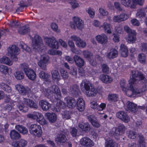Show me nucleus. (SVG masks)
Segmentation results:
<instances>
[{"label": "nucleus", "instance_id": "55", "mask_svg": "<svg viewBox=\"0 0 147 147\" xmlns=\"http://www.w3.org/2000/svg\"><path fill=\"white\" fill-rule=\"evenodd\" d=\"M126 81L124 79L121 80L120 82V85L122 88L123 91H125L127 90V88L125 86Z\"/></svg>", "mask_w": 147, "mask_h": 147}, {"label": "nucleus", "instance_id": "28", "mask_svg": "<svg viewBox=\"0 0 147 147\" xmlns=\"http://www.w3.org/2000/svg\"><path fill=\"white\" fill-rule=\"evenodd\" d=\"M25 74L30 80H34L36 77V74L34 71L32 69H30Z\"/></svg>", "mask_w": 147, "mask_h": 147}, {"label": "nucleus", "instance_id": "36", "mask_svg": "<svg viewBox=\"0 0 147 147\" xmlns=\"http://www.w3.org/2000/svg\"><path fill=\"white\" fill-rule=\"evenodd\" d=\"M15 128L16 130L23 134H26L28 132L27 129L22 125H17L15 126Z\"/></svg>", "mask_w": 147, "mask_h": 147}, {"label": "nucleus", "instance_id": "9", "mask_svg": "<svg viewBox=\"0 0 147 147\" xmlns=\"http://www.w3.org/2000/svg\"><path fill=\"white\" fill-rule=\"evenodd\" d=\"M80 143L82 145L86 147H92L94 145L93 142L87 137L82 138L80 140Z\"/></svg>", "mask_w": 147, "mask_h": 147}, {"label": "nucleus", "instance_id": "16", "mask_svg": "<svg viewBox=\"0 0 147 147\" xmlns=\"http://www.w3.org/2000/svg\"><path fill=\"white\" fill-rule=\"evenodd\" d=\"M126 129L125 127L123 124H120L116 129L114 134V136L115 137L121 135L124 133Z\"/></svg>", "mask_w": 147, "mask_h": 147}, {"label": "nucleus", "instance_id": "63", "mask_svg": "<svg viewBox=\"0 0 147 147\" xmlns=\"http://www.w3.org/2000/svg\"><path fill=\"white\" fill-rule=\"evenodd\" d=\"M99 12L101 15L103 16H107L109 13L107 11L102 8H99Z\"/></svg>", "mask_w": 147, "mask_h": 147}, {"label": "nucleus", "instance_id": "40", "mask_svg": "<svg viewBox=\"0 0 147 147\" xmlns=\"http://www.w3.org/2000/svg\"><path fill=\"white\" fill-rule=\"evenodd\" d=\"M39 76L41 79L46 80L49 78L50 77V75L47 73L45 72L44 71L40 70Z\"/></svg>", "mask_w": 147, "mask_h": 147}, {"label": "nucleus", "instance_id": "14", "mask_svg": "<svg viewBox=\"0 0 147 147\" xmlns=\"http://www.w3.org/2000/svg\"><path fill=\"white\" fill-rule=\"evenodd\" d=\"M24 102L26 106L30 108L36 109L38 108L37 105L32 100L28 98H24Z\"/></svg>", "mask_w": 147, "mask_h": 147}, {"label": "nucleus", "instance_id": "50", "mask_svg": "<svg viewBox=\"0 0 147 147\" xmlns=\"http://www.w3.org/2000/svg\"><path fill=\"white\" fill-rule=\"evenodd\" d=\"M137 136L136 133L134 131H130L128 133L129 138L132 139H135Z\"/></svg>", "mask_w": 147, "mask_h": 147}, {"label": "nucleus", "instance_id": "58", "mask_svg": "<svg viewBox=\"0 0 147 147\" xmlns=\"http://www.w3.org/2000/svg\"><path fill=\"white\" fill-rule=\"evenodd\" d=\"M62 117L63 119H69L71 117L69 111H65L62 114Z\"/></svg>", "mask_w": 147, "mask_h": 147}, {"label": "nucleus", "instance_id": "44", "mask_svg": "<svg viewBox=\"0 0 147 147\" xmlns=\"http://www.w3.org/2000/svg\"><path fill=\"white\" fill-rule=\"evenodd\" d=\"M53 78L55 80H58L60 78V75L57 70H53L51 71Z\"/></svg>", "mask_w": 147, "mask_h": 147}, {"label": "nucleus", "instance_id": "30", "mask_svg": "<svg viewBox=\"0 0 147 147\" xmlns=\"http://www.w3.org/2000/svg\"><path fill=\"white\" fill-rule=\"evenodd\" d=\"M65 99L66 100L67 104L69 107L71 108L75 107L76 103L74 99L71 97H67Z\"/></svg>", "mask_w": 147, "mask_h": 147}, {"label": "nucleus", "instance_id": "13", "mask_svg": "<svg viewBox=\"0 0 147 147\" xmlns=\"http://www.w3.org/2000/svg\"><path fill=\"white\" fill-rule=\"evenodd\" d=\"M73 20L75 25L77 28L80 30L82 29L84 27V22L80 18L74 16L73 18Z\"/></svg>", "mask_w": 147, "mask_h": 147}, {"label": "nucleus", "instance_id": "1", "mask_svg": "<svg viewBox=\"0 0 147 147\" xmlns=\"http://www.w3.org/2000/svg\"><path fill=\"white\" fill-rule=\"evenodd\" d=\"M132 77L129 80V82L132 84L138 82L142 83L143 87L142 89L134 88V92L135 95H142L147 89V80L145 76L141 72L138 71L132 72Z\"/></svg>", "mask_w": 147, "mask_h": 147}, {"label": "nucleus", "instance_id": "18", "mask_svg": "<svg viewBox=\"0 0 147 147\" xmlns=\"http://www.w3.org/2000/svg\"><path fill=\"white\" fill-rule=\"evenodd\" d=\"M73 59L76 65L78 67H81L84 65V60L80 56L75 55L73 57Z\"/></svg>", "mask_w": 147, "mask_h": 147}, {"label": "nucleus", "instance_id": "61", "mask_svg": "<svg viewBox=\"0 0 147 147\" xmlns=\"http://www.w3.org/2000/svg\"><path fill=\"white\" fill-rule=\"evenodd\" d=\"M102 70L104 73H107L109 71V67L105 64H103L101 65Z\"/></svg>", "mask_w": 147, "mask_h": 147}, {"label": "nucleus", "instance_id": "33", "mask_svg": "<svg viewBox=\"0 0 147 147\" xmlns=\"http://www.w3.org/2000/svg\"><path fill=\"white\" fill-rule=\"evenodd\" d=\"M138 61L141 64L144 65L146 62V55L143 53H139L138 56Z\"/></svg>", "mask_w": 147, "mask_h": 147}, {"label": "nucleus", "instance_id": "17", "mask_svg": "<svg viewBox=\"0 0 147 147\" xmlns=\"http://www.w3.org/2000/svg\"><path fill=\"white\" fill-rule=\"evenodd\" d=\"M27 116L28 118L35 120L37 121L38 120L39 121V119L43 117V116L41 113L36 111L34 112L32 114H28Z\"/></svg>", "mask_w": 147, "mask_h": 147}, {"label": "nucleus", "instance_id": "46", "mask_svg": "<svg viewBox=\"0 0 147 147\" xmlns=\"http://www.w3.org/2000/svg\"><path fill=\"white\" fill-rule=\"evenodd\" d=\"M60 71L61 76L63 79L65 80L68 78V73L65 69L63 68H61L60 70Z\"/></svg>", "mask_w": 147, "mask_h": 147}, {"label": "nucleus", "instance_id": "5", "mask_svg": "<svg viewBox=\"0 0 147 147\" xmlns=\"http://www.w3.org/2000/svg\"><path fill=\"white\" fill-rule=\"evenodd\" d=\"M32 40V47L35 50H39L43 46L41 37L39 35L36 34Z\"/></svg>", "mask_w": 147, "mask_h": 147}, {"label": "nucleus", "instance_id": "23", "mask_svg": "<svg viewBox=\"0 0 147 147\" xmlns=\"http://www.w3.org/2000/svg\"><path fill=\"white\" fill-rule=\"evenodd\" d=\"M134 88L132 84L129 83L127 85V90L125 91L126 94L129 97H131L134 94Z\"/></svg>", "mask_w": 147, "mask_h": 147}, {"label": "nucleus", "instance_id": "56", "mask_svg": "<svg viewBox=\"0 0 147 147\" xmlns=\"http://www.w3.org/2000/svg\"><path fill=\"white\" fill-rule=\"evenodd\" d=\"M76 45L79 47L84 48L86 47V43L85 41L82 40L80 38V40H79Z\"/></svg>", "mask_w": 147, "mask_h": 147}, {"label": "nucleus", "instance_id": "3", "mask_svg": "<svg viewBox=\"0 0 147 147\" xmlns=\"http://www.w3.org/2000/svg\"><path fill=\"white\" fill-rule=\"evenodd\" d=\"M52 92L48 89H45L44 90V93L46 96L49 97L51 96L52 93H53L55 98L56 100H59L61 96L59 88L57 85H53L52 86Z\"/></svg>", "mask_w": 147, "mask_h": 147}, {"label": "nucleus", "instance_id": "27", "mask_svg": "<svg viewBox=\"0 0 147 147\" xmlns=\"http://www.w3.org/2000/svg\"><path fill=\"white\" fill-rule=\"evenodd\" d=\"M100 79L101 81L106 84L111 83L112 80V78L107 75L101 74L100 76Z\"/></svg>", "mask_w": 147, "mask_h": 147}, {"label": "nucleus", "instance_id": "15", "mask_svg": "<svg viewBox=\"0 0 147 147\" xmlns=\"http://www.w3.org/2000/svg\"><path fill=\"white\" fill-rule=\"evenodd\" d=\"M119 52L121 56L126 57L128 55V50L127 47L125 44H122L120 46Z\"/></svg>", "mask_w": 147, "mask_h": 147}, {"label": "nucleus", "instance_id": "25", "mask_svg": "<svg viewBox=\"0 0 147 147\" xmlns=\"http://www.w3.org/2000/svg\"><path fill=\"white\" fill-rule=\"evenodd\" d=\"M96 38L97 40L101 44H105L107 41V37L104 34L97 35Z\"/></svg>", "mask_w": 147, "mask_h": 147}, {"label": "nucleus", "instance_id": "43", "mask_svg": "<svg viewBox=\"0 0 147 147\" xmlns=\"http://www.w3.org/2000/svg\"><path fill=\"white\" fill-rule=\"evenodd\" d=\"M0 62L1 63L9 65H13V62L11 61L9 59L6 57H3L1 59Z\"/></svg>", "mask_w": 147, "mask_h": 147}, {"label": "nucleus", "instance_id": "6", "mask_svg": "<svg viewBox=\"0 0 147 147\" xmlns=\"http://www.w3.org/2000/svg\"><path fill=\"white\" fill-rule=\"evenodd\" d=\"M8 55L14 61L18 60L16 55L19 54V49L15 45L9 46L8 49Z\"/></svg>", "mask_w": 147, "mask_h": 147}, {"label": "nucleus", "instance_id": "54", "mask_svg": "<svg viewBox=\"0 0 147 147\" xmlns=\"http://www.w3.org/2000/svg\"><path fill=\"white\" fill-rule=\"evenodd\" d=\"M38 65L40 67V68L44 70H46L47 67L46 66V63L40 61L38 63Z\"/></svg>", "mask_w": 147, "mask_h": 147}, {"label": "nucleus", "instance_id": "22", "mask_svg": "<svg viewBox=\"0 0 147 147\" xmlns=\"http://www.w3.org/2000/svg\"><path fill=\"white\" fill-rule=\"evenodd\" d=\"M39 104L43 111H47L51 107V105L47 101L44 100H41Z\"/></svg>", "mask_w": 147, "mask_h": 147}, {"label": "nucleus", "instance_id": "35", "mask_svg": "<svg viewBox=\"0 0 147 147\" xmlns=\"http://www.w3.org/2000/svg\"><path fill=\"white\" fill-rule=\"evenodd\" d=\"M9 134L11 139L13 140H17L20 137V134L15 130L11 131Z\"/></svg>", "mask_w": 147, "mask_h": 147}, {"label": "nucleus", "instance_id": "20", "mask_svg": "<svg viewBox=\"0 0 147 147\" xmlns=\"http://www.w3.org/2000/svg\"><path fill=\"white\" fill-rule=\"evenodd\" d=\"M79 90V86L76 84L73 85L71 86L69 90L70 94H72L74 97H76L78 95V92Z\"/></svg>", "mask_w": 147, "mask_h": 147}, {"label": "nucleus", "instance_id": "41", "mask_svg": "<svg viewBox=\"0 0 147 147\" xmlns=\"http://www.w3.org/2000/svg\"><path fill=\"white\" fill-rule=\"evenodd\" d=\"M118 96L116 94H110L108 96V99L109 100L113 101L116 102L118 100Z\"/></svg>", "mask_w": 147, "mask_h": 147}, {"label": "nucleus", "instance_id": "59", "mask_svg": "<svg viewBox=\"0 0 147 147\" xmlns=\"http://www.w3.org/2000/svg\"><path fill=\"white\" fill-rule=\"evenodd\" d=\"M136 15L140 18L145 17V13L144 10L143 9H140L138 10Z\"/></svg>", "mask_w": 147, "mask_h": 147}, {"label": "nucleus", "instance_id": "32", "mask_svg": "<svg viewBox=\"0 0 147 147\" xmlns=\"http://www.w3.org/2000/svg\"><path fill=\"white\" fill-rule=\"evenodd\" d=\"M136 35L135 31H133L132 33L129 34L127 38L128 42L129 43H133L135 42L136 40Z\"/></svg>", "mask_w": 147, "mask_h": 147}, {"label": "nucleus", "instance_id": "53", "mask_svg": "<svg viewBox=\"0 0 147 147\" xmlns=\"http://www.w3.org/2000/svg\"><path fill=\"white\" fill-rule=\"evenodd\" d=\"M69 3L71 5L72 8L74 9L79 7V5L75 0H69Z\"/></svg>", "mask_w": 147, "mask_h": 147}, {"label": "nucleus", "instance_id": "42", "mask_svg": "<svg viewBox=\"0 0 147 147\" xmlns=\"http://www.w3.org/2000/svg\"><path fill=\"white\" fill-rule=\"evenodd\" d=\"M14 75L16 79L19 80H22L24 77L23 73L18 71H16L14 73Z\"/></svg>", "mask_w": 147, "mask_h": 147}, {"label": "nucleus", "instance_id": "34", "mask_svg": "<svg viewBox=\"0 0 147 147\" xmlns=\"http://www.w3.org/2000/svg\"><path fill=\"white\" fill-rule=\"evenodd\" d=\"M101 27H102L105 31L107 33L110 34L111 33L112 27L110 24L105 22L103 24L102 26H101Z\"/></svg>", "mask_w": 147, "mask_h": 147}, {"label": "nucleus", "instance_id": "31", "mask_svg": "<svg viewBox=\"0 0 147 147\" xmlns=\"http://www.w3.org/2000/svg\"><path fill=\"white\" fill-rule=\"evenodd\" d=\"M0 71L2 74L6 75L11 74L12 72V70L10 68H8L6 66L0 65Z\"/></svg>", "mask_w": 147, "mask_h": 147}, {"label": "nucleus", "instance_id": "52", "mask_svg": "<svg viewBox=\"0 0 147 147\" xmlns=\"http://www.w3.org/2000/svg\"><path fill=\"white\" fill-rule=\"evenodd\" d=\"M83 55L85 58H91L93 56L92 53L91 52L87 50L83 52Z\"/></svg>", "mask_w": 147, "mask_h": 147}, {"label": "nucleus", "instance_id": "29", "mask_svg": "<svg viewBox=\"0 0 147 147\" xmlns=\"http://www.w3.org/2000/svg\"><path fill=\"white\" fill-rule=\"evenodd\" d=\"M45 116L47 117L49 121L51 123L55 122L57 120V115L55 113H47Z\"/></svg>", "mask_w": 147, "mask_h": 147}, {"label": "nucleus", "instance_id": "8", "mask_svg": "<svg viewBox=\"0 0 147 147\" xmlns=\"http://www.w3.org/2000/svg\"><path fill=\"white\" fill-rule=\"evenodd\" d=\"M67 131L64 130L59 134L57 135L55 140L58 144H61L65 142L67 140L65 134Z\"/></svg>", "mask_w": 147, "mask_h": 147}, {"label": "nucleus", "instance_id": "49", "mask_svg": "<svg viewBox=\"0 0 147 147\" xmlns=\"http://www.w3.org/2000/svg\"><path fill=\"white\" fill-rule=\"evenodd\" d=\"M19 67L21 69L24 71L25 73L30 69L28 67V65L25 63L21 64Z\"/></svg>", "mask_w": 147, "mask_h": 147}, {"label": "nucleus", "instance_id": "47", "mask_svg": "<svg viewBox=\"0 0 147 147\" xmlns=\"http://www.w3.org/2000/svg\"><path fill=\"white\" fill-rule=\"evenodd\" d=\"M70 133L73 137H76L78 136V129L75 127H71L70 129Z\"/></svg>", "mask_w": 147, "mask_h": 147}, {"label": "nucleus", "instance_id": "45", "mask_svg": "<svg viewBox=\"0 0 147 147\" xmlns=\"http://www.w3.org/2000/svg\"><path fill=\"white\" fill-rule=\"evenodd\" d=\"M120 1L121 4L125 7H131L132 6L131 0H121Z\"/></svg>", "mask_w": 147, "mask_h": 147}, {"label": "nucleus", "instance_id": "11", "mask_svg": "<svg viewBox=\"0 0 147 147\" xmlns=\"http://www.w3.org/2000/svg\"><path fill=\"white\" fill-rule=\"evenodd\" d=\"M117 117L123 121L125 123H127L130 120V119L127 114L124 111L118 112L116 114Z\"/></svg>", "mask_w": 147, "mask_h": 147}, {"label": "nucleus", "instance_id": "19", "mask_svg": "<svg viewBox=\"0 0 147 147\" xmlns=\"http://www.w3.org/2000/svg\"><path fill=\"white\" fill-rule=\"evenodd\" d=\"M79 127L83 131L87 133L90 130V126L88 123L82 122L78 124Z\"/></svg>", "mask_w": 147, "mask_h": 147}, {"label": "nucleus", "instance_id": "60", "mask_svg": "<svg viewBox=\"0 0 147 147\" xmlns=\"http://www.w3.org/2000/svg\"><path fill=\"white\" fill-rule=\"evenodd\" d=\"M140 49L142 51L147 53V43H142Z\"/></svg>", "mask_w": 147, "mask_h": 147}, {"label": "nucleus", "instance_id": "38", "mask_svg": "<svg viewBox=\"0 0 147 147\" xmlns=\"http://www.w3.org/2000/svg\"><path fill=\"white\" fill-rule=\"evenodd\" d=\"M30 31V29L26 26L20 27L18 30V32L21 34L24 35Z\"/></svg>", "mask_w": 147, "mask_h": 147}, {"label": "nucleus", "instance_id": "4", "mask_svg": "<svg viewBox=\"0 0 147 147\" xmlns=\"http://www.w3.org/2000/svg\"><path fill=\"white\" fill-rule=\"evenodd\" d=\"M29 131L30 133L33 136L40 137L42 133V130L41 127L36 124H31L29 127Z\"/></svg>", "mask_w": 147, "mask_h": 147}, {"label": "nucleus", "instance_id": "48", "mask_svg": "<svg viewBox=\"0 0 147 147\" xmlns=\"http://www.w3.org/2000/svg\"><path fill=\"white\" fill-rule=\"evenodd\" d=\"M18 107L20 110L22 112H26L28 109L27 106L25 105L24 102L22 105H19L18 106Z\"/></svg>", "mask_w": 147, "mask_h": 147}, {"label": "nucleus", "instance_id": "2", "mask_svg": "<svg viewBox=\"0 0 147 147\" xmlns=\"http://www.w3.org/2000/svg\"><path fill=\"white\" fill-rule=\"evenodd\" d=\"M82 90L87 96H94L97 92H101L103 88L101 85H99L96 90L94 87L92 85L89 81L86 80H83L80 85Z\"/></svg>", "mask_w": 147, "mask_h": 147}, {"label": "nucleus", "instance_id": "57", "mask_svg": "<svg viewBox=\"0 0 147 147\" xmlns=\"http://www.w3.org/2000/svg\"><path fill=\"white\" fill-rule=\"evenodd\" d=\"M86 12L88 13L89 16L92 18H93L95 15V12L90 7L88 8L86 10Z\"/></svg>", "mask_w": 147, "mask_h": 147}, {"label": "nucleus", "instance_id": "10", "mask_svg": "<svg viewBox=\"0 0 147 147\" xmlns=\"http://www.w3.org/2000/svg\"><path fill=\"white\" fill-rule=\"evenodd\" d=\"M15 88L21 94L23 95H26L31 92V90L30 88H26L20 84L16 85L15 86Z\"/></svg>", "mask_w": 147, "mask_h": 147}, {"label": "nucleus", "instance_id": "7", "mask_svg": "<svg viewBox=\"0 0 147 147\" xmlns=\"http://www.w3.org/2000/svg\"><path fill=\"white\" fill-rule=\"evenodd\" d=\"M45 42L47 44L49 47L56 49H58L59 43L55 38L47 37L45 39Z\"/></svg>", "mask_w": 147, "mask_h": 147}, {"label": "nucleus", "instance_id": "37", "mask_svg": "<svg viewBox=\"0 0 147 147\" xmlns=\"http://www.w3.org/2000/svg\"><path fill=\"white\" fill-rule=\"evenodd\" d=\"M118 55L117 51L115 49H111L110 52L107 55V57L110 59H113L116 57Z\"/></svg>", "mask_w": 147, "mask_h": 147}, {"label": "nucleus", "instance_id": "12", "mask_svg": "<svg viewBox=\"0 0 147 147\" xmlns=\"http://www.w3.org/2000/svg\"><path fill=\"white\" fill-rule=\"evenodd\" d=\"M129 18L128 14L125 13H123L119 16H115L113 18V20L115 22H121L124 21Z\"/></svg>", "mask_w": 147, "mask_h": 147}, {"label": "nucleus", "instance_id": "26", "mask_svg": "<svg viewBox=\"0 0 147 147\" xmlns=\"http://www.w3.org/2000/svg\"><path fill=\"white\" fill-rule=\"evenodd\" d=\"M77 108L80 111H83L85 108L84 102L82 98L78 99L77 103Z\"/></svg>", "mask_w": 147, "mask_h": 147}, {"label": "nucleus", "instance_id": "64", "mask_svg": "<svg viewBox=\"0 0 147 147\" xmlns=\"http://www.w3.org/2000/svg\"><path fill=\"white\" fill-rule=\"evenodd\" d=\"M49 59V57L48 56L46 55H43L41 56L40 61H42V62L47 63Z\"/></svg>", "mask_w": 147, "mask_h": 147}, {"label": "nucleus", "instance_id": "39", "mask_svg": "<svg viewBox=\"0 0 147 147\" xmlns=\"http://www.w3.org/2000/svg\"><path fill=\"white\" fill-rule=\"evenodd\" d=\"M115 144V142L110 138H109L106 140L105 147H114Z\"/></svg>", "mask_w": 147, "mask_h": 147}, {"label": "nucleus", "instance_id": "51", "mask_svg": "<svg viewBox=\"0 0 147 147\" xmlns=\"http://www.w3.org/2000/svg\"><path fill=\"white\" fill-rule=\"evenodd\" d=\"M19 24L17 20H12L10 22L9 25L11 27L16 28L18 26Z\"/></svg>", "mask_w": 147, "mask_h": 147}, {"label": "nucleus", "instance_id": "62", "mask_svg": "<svg viewBox=\"0 0 147 147\" xmlns=\"http://www.w3.org/2000/svg\"><path fill=\"white\" fill-rule=\"evenodd\" d=\"M68 44L71 48V51L74 53H75L76 50L74 43L71 41L69 40L68 42Z\"/></svg>", "mask_w": 147, "mask_h": 147}, {"label": "nucleus", "instance_id": "24", "mask_svg": "<svg viewBox=\"0 0 147 147\" xmlns=\"http://www.w3.org/2000/svg\"><path fill=\"white\" fill-rule=\"evenodd\" d=\"M127 107L128 110L134 113L137 110V105L129 101L127 102Z\"/></svg>", "mask_w": 147, "mask_h": 147}, {"label": "nucleus", "instance_id": "21", "mask_svg": "<svg viewBox=\"0 0 147 147\" xmlns=\"http://www.w3.org/2000/svg\"><path fill=\"white\" fill-rule=\"evenodd\" d=\"M27 144V141L21 139L16 142H13L12 145L14 147H24Z\"/></svg>", "mask_w": 147, "mask_h": 147}]
</instances>
